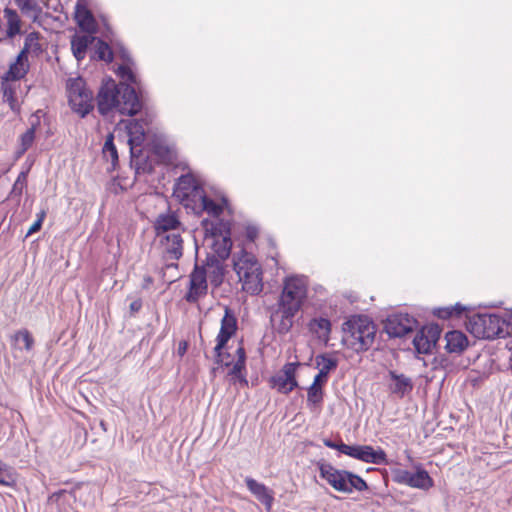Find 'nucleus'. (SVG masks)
Returning <instances> with one entry per match:
<instances>
[{"instance_id": "nucleus-25", "label": "nucleus", "mask_w": 512, "mask_h": 512, "mask_svg": "<svg viewBox=\"0 0 512 512\" xmlns=\"http://www.w3.org/2000/svg\"><path fill=\"white\" fill-rule=\"evenodd\" d=\"M316 368L329 375L337 369L339 361L334 353H322L315 357Z\"/></svg>"}, {"instance_id": "nucleus-63", "label": "nucleus", "mask_w": 512, "mask_h": 512, "mask_svg": "<svg viewBox=\"0 0 512 512\" xmlns=\"http://www.w3.org/2000/svg\"><path fill=\"white\" fill-rule=\"evenodd\" d=\"M208 220H203V225L207 226L208 225Z\"/></svg>"}, {"instance_id": "nucleus-31", "label": "nucleus", "mask_w": 512, "mask_h": 512, "mask_svg": "<svg viewBox=\"0 0 512 512\" xmlns=\"http://www.w3.org/2000/svg\"><path fill=\"white\" fill-rule=\"evenodd\" d=\"M363 462L375 465H386L388 460L387 455L382 448L374 449L372 446L367 445Z\"/></svg>"}, {"instance_id": "nucleus-24", "label": "nucleus", "mask_w": 512, "mask_h": 512, "mask_svg": "<svg viewBox=\"0 0 512 512\" xmlns=\"http://www.w3.org/2000/svg\"><path fill=\"white\" fill-rule=\"evenodd\" d=\"M3 12L7 21L6 38L12 39L21 32V19L18 13L9 7H6Z\"/></svg>"}, {"instance_id": "nucleus-34", "label": "nucleus", "mask_w": 512, "mask_h": 512, "mask_svg": "<svg viewBox=\"0 0 512 512\" xmlns=\"http://www.w3.org/2000/svg\"><path fill=\"white\" fill-rule=\"evenodd\" d=\"M464 310L465 307L457 303L454 306L436 308L433 314L440 319H449L453 316L459 317Z\"/></svg>"}, {"instance_id": "nucleus-33", "label": "nucleus", "mask_w": 512, "mask_h": 512, "mask_svg": "<svg viewBox=\"0 0 512 512\" xmlns=\"http://www.w3.org/2000/svg\"><path fill=\"white\" fill-rule=\"evenodd\" d=\"M324 397L322 386L311 384L307 389V404L310 407L320 406Z\"/></svg>"}, {"instance_id": "nucleus-46", "label": "nucleus", "mask_w": 512, "mask_h": 512, "mask_svg": "<svg viewBox=\"0 0 512 512\" xmlns=\"http://www.w3.org/2000/svg\"><path fill=\"white\" fill-rule=\"evenodd\" d=\"M299 366V362L286 363L281 369V375L291 382H298L296 379V371Z\"/></svg>"}, {"instance_id": "nucleus-61", "label": "nucleus", "mask_w": 512, "mask_h": 512, "mask_svg": "<svg viewBox=\"0 0 512 512\" xmlns=\"http://www.w3.org/2000/svg\"><path fill=\"white\" fill-rule=\"evenodd\" d=\"M247 235L249 239L253 240L256 237V230L248 229Z\"/></svg>"}, {"instance_id": "nucleus-17", "label": "nucleus", "mask_w": 512, "mask_h": 512, "mask_svg": "<svg viewBox=\"0 0 512 512\" xmlns=\"http://www.w3.org/2000/svg\"><path fill=\"white\" fill-rule=\"evenodd\" d=\"M75 20L81 31L89 34L97 32V23L92 12L81 3L75 6Z\"/></svg>"}, {"instance_id": "nucleus-37", "label": "nucleus", "mask_w": 512, "mask_h": 512, "mask_svg": "<svg viewBox=\"0 0 512 512\" xmlns=\"http://www.w3.org/2000/svg\"><path fill=\"white\" fill-rule=\"evenodd\" d=\"M35 140L34 129H28L20 136V147L16 151V158H20L33 145Z\"/></svg>"}, {"instance_id": "nucleus-8", "label": "nucleus", "mask_w": 512, "mask_h": 512, "mask_svg": "<svg viewBox=\"0 0 512 512\" xmlns=\"http://www.w3.org/2000/svg\"><path fill=\"white\" fill-rule=\"evenodd\" d=\"M234 270L242 282V289L251 294L258 295L263 290L262 271L256 261L251 259L234 262Z\"/></svg>"}, {"instance_id": "nucleus-58", "label": "nucleus", "mask_w": 512, "mask_h": 512, "mask_svg": "<svg viewBox=\"0 0 512 512\" xmlns=\"http://www.w3.org/2000/svg\"><path fill=\"white\" fill-rule=\"evenodd\" d=\"M154 282V279L150 276V275H146L144 276L143 278V283H142V289H149V287L153 284Z\"/></svg>"}, {"instance_id": "nucleus-57", "label": "nucleus", "mask_w": 512, "mask_h": 512, "mask_svg": "<svg viewBox=\"0 0 512 512\" xmlns=\"http://www.w3.org/2000/svg\"><path fill=\"white\" fill-rule=\"evenodd\" d=\"M41 227H42V224L39 221H35L29 228V230L27 232V236L38 232L41 229Z\"/></svg>"}, {"instance_id": "nucleus-52", "label": "nucleus", "mask_w": 512, "mask_h": 512, "mask_svg": "<svg viewBox=\"0 0 512 512\" xmlns=\"http://www.w3.org/2000/svg\"><path fill=\"white\" fill-rule=\"evenodd\" d=\"M41 112L38 110L35 114H33L29 121L31 124V127L29 129H34V133H36L37 127L40 125V117L38 116V113Z\"/></svg>"}, {"instance_id": "nucleus-60", "label": "nucleus", "mask_w": 512, "mask_h": 512, "mask_svg": "<svg viewBox=\"0 0 512 512\" xmlns=\"http://www.w3.org/2000/svg\"><path fill=\"white\" fill-rule=\"evenodd\" d=\"M37 219L36 221H39L41 224L43 223L45 217H46V211L45 210H41L40 212L37 213Z\"/></svg>"}, {"instance_id": "nucleus-21", "label": "nucleus", "mask_w": 512, "mask_h": 512, "mask_svg": "<svg viewBox=\"0 0 512 512\" xmlns=\"http://www.w3.org/2000/svg\"><path fill=\"white\" fill-rule=\"evenodd\" d=\"M95 40L96 37L89 33L87 35L74 34L71 37V50L78 62L85 59L89 45L95 42Z\"/></svg>"}, {"instance_id": "nucleus-55", "label": "nucleus", "mask_w": 512, "mask_h": 512, "mask_svg": "<svg viewBox=\"0 0 512 512\" xmlns=\"http://www.w3.org/2000/svg\"><path fill=\"white\" fill-rule=\"evenodd\" d=\"M27 176L28 171H22L19 173L15 182L19 183V185L27 186Z\"/></svg>"}, {"instance_id": "nucleus-5", "label": "nucleus", "mask_w": 512, "mask_h": 512, "mask_svg": "<svg viewBox=\"0 0 512 512\" xmlns=\"http://www.w3.org/2000/svg\"><path fill=\"white\" fill-rule=\"evenodd\" d=\"M68 103L71 110L85 118L94 109V93L82 77L69 78L66 82Z\"/></svg>"}, {"instance_id": "nucleus-45", "label": "nucleus", "mask_w": 512, "mask_h": 512, "mask_svg": "<svg viewBox=\"0 0 512 512\" xmlns=\"http://www.w3.org/2000/svg\"><path fill=\"white\" fill-rule=\"evenodd\" d=\"M419 331L434 345H436L441 335V329L438 325L424 326Z\"/></svg>"}, {"instance_id": "nucleus-28", "label": "nucleus", "mask_w": 512, "mask_h": 512, "mask_svg": "<svg viewBox=\"0 0 512 512\" xmlns=\"http://www.w3.org/2000/svg\"><path fill=\"white\" fill-rule=\"evenodd\" d=\"M206 266L212 268V275H210L211 284L215 287L219 286L224 277V269L220 261L215 255L208 256L206 259Z\"/></svg>"}, {"instance_id": "nucleus-9", "label": "nucleus", "mask_w": 512, "mask_h": 512, "mask_svg": "<svg viewBox=\"0 0 512 512\" xmlns=\"http://www.w3.org/2000/svg\"><path fill=\"white\" fill-rule=\"evenodd\" d=\"M392 480L401 485L427 491L434 486V480L429 473L421 467L416 466L415 472L404 469H394L392 471Z\"/></svg>"}, {"instance_id": "nucleus-47", "label": "nucleus", "mask_w": 512, "mask_h": 512, "mask_svg": "<svg viewBox=\"0 0 512 512\" xmlns=\"http://www.w3.org/2000/svg\"><path fill=\"white\" fill-rule=\"evenodd\" d=\"M117 73L122 79H125L130 84H133V85L139 87L137 76L133 73V71L131 70V68L129 66L120 65L118 67Z\"/></svg>"}, {"instance_id": "nucleus-29", "label": "nucleus", "mask_w": 512, "mask_h": 512, "mask_svg": "<svg viewBox=\"0 0 512 512\" xmlns=\"http://www.w3.org/2000/svg\"><path fill=\"white\" fill-rule=\"evenodd\" d=\"M308 327L312 333L318 334L320 338H328L331 332L330 320L323 317L311 319L309 321Z\"/></svg>"}, {"instance_id": "nucleus-35", "label": "nucleus", "mask_w": 512, "mask_h": 512, "mask_svg": "<svg viewBox=\"0 0 512 512\" xmlns=\"http://www.w3.org/2000/svg\"><path fill=\"white\" fill-rule=\"evenodd\" d=\"M413 345L415 347V350L421 354H429L435 347V345L432 344L429 341V339L420 331H418L417 334L415 335L413 339Z\"/></svg>"}, {"instance_id": "nucleus-54", "label": "nucleus", "mask_w": 512, "mask_h": 512, "mask_svg": "<svg viewBox=\"0 0 512 512\" xmlns=\"http://www.w3.org/2000/svg\"><path fill=\"white\" fill-rule=\"evenodd\" d=\"M237 361L246 364V351L245 348L240 345L236 350Z\"/></svg>"}, {"instance_id": "nucleus-32", "label": "nucleus", "mask_w": 512, "mask_h": 512, "mask_svg": "<svg viewBox=\"0 0 512 512\" xmlns=\"http://www.w3.org/2000/svg\"><path fill=\"white\" fill-rule=\"evenodd\" d=\"M29 71V65H19L12 63L9 70L2 77L4 81H17L25 77Z\"/></svg>"}, {"instance_id": "nucleus-18", "label": "nucleus", "mask_w": 512, "mask_h": 512, "mask_svg": "<svg viewBox=\"0 0 512 512\" xmlns=\"http://www.w3.org/2000/svg\"><path fill=\"white\" fill-rule=\"evenodd\" d=\"M226 204V199H223V204H219L209 198L205 193L197 203L198 207L193 208L191 213L198 217L202 216L203 213H207L211 217L218 218L223 213L224 205Z\"/></svg>"}, {"instance_id": "nucleus-41", "label": "nucleus", "mask_w": 512, "mask_h": 512, "mask_svg": "<svg viewBox=\"0 0 512 512\" xmlns=\"http://www.w3.org/2000/svg\"><path fill=\"white\" fill-rule=\"evenodd\" d=\"M228 341L221 339L219 337H216V346L214 347V355H215V362L218 365H223L225 367H229L231 365L230 361L224 360V352L223 349L227 345Z\"/></svg>"}, {"instance_id": "nucleus-12", "label": "nucleus", "mask_w": 512, "mask_h": 512, "mask_svg": "<svg viewBox=\"0 0 512 512\" xmlns=\"http://www.w3.org/2000/svg\"><path fill=\"white\" fill-rule=\"evenodd\" d=\"M147 122L142 119H130L126 123L128 133V144L130 146L131 157H138L142 152V144L146 138Z\"/></svg>"}, {"instance_id": "nucleus-19", "label": "nucleus", "mask_w": 512, "mask_h": 512, "mask_svg": "<svg viewBox=\"0 0 512 512\" xmlns=\"http://www.w3.org/2000/svg\"><path fill=\"white\" fill-rule=\"evenodd\" d=\"M161 243L170 259L179 260L182 257L183 239L180 231L166 234Z\"/></svg>"}, {"instance_id": "nucleus-42", "label": "nucleus", "mask_w": 512, "mask_h": 512, "mask_svg": "<svg viewBox=\"0 0 512 512\" xmlns=\"http://www.w3.org/2000/svg\"><path fill=\"white\" fill-rule=\"evenodd\" d=\"M246 364L236 361L232 368L230 369L228 375L232 376L233 379L239 381L241 384L247 385L246 379Z\"/></svg>"}, {"instance_id": "nucleus-62", "label": "nucleus", "mask_w": 512, "mask_h": 512, "mask_svg": "<svg viewBox=\"0 0 512 512\" xmlns=\"http://www.w3.org/2000/svg\"><path fill=\"white\" fill-rule=\"evenodd\" d=\"M230 357V354L229 353H224V360L225 359H228Z\"/></svg>"}, {"instance_id": "nucleus-43", "label": "nucleus", "mask_w": 512, "mask_h": 512, "mask_svg": "<svg viewBox=\"0 0 512 512\" xmlns=\"http://www.w3.org/2000/svg\"><path fill=\"white\" fill-rule=\"evenodd\" d=\"M367 445H347L343 447V454L364 461Z\"/></svg>"}, {"instance_id": "nucleus-3", "label": "nucleus", "mask_w": 512, "mask_h": 512, "mask_svg": "<svg viewBox=\"0 0 512 512\" xmlns=\"http://www.w3.org/2000/svg\"><path fill=\"white\" fill-rule=\"evenodd\" d=\"M342 342L356 353L368 351L376 337L377 327L366 315H353L343 323Z\"/></svg>"}, {"instance_id": "nucleus-10", "label": "nucleus", "mask_w": 512, "mask_h": 512, "mask_svg": "<svg viewBox=\"0 0 512 512\" xmlns=\"http://www.w3.org/2000/svg\"><path fill=\"white\" fill-rule=\"evenodd\" d=\"M417 325V320L403 313L392 314L387 317L384 329L391 338H400L412 332Z\"/></svg>"}, {"instance_id": "nucleus-44", "label": "nucleus", "mask_w": 512, "mask_h": 512, "mask_svg": "<svg viewBox=\"0 0 512 512\" xmlns=\"http://www.w3.org/2000/svg\"><path fill=\"white\" fill-rule=\"evenodd\" d=\"M14 339L16 342H22L23 348L26 351L32 350L34 346V339L31 333L27 329H21L17 331L14 335Z\"/></svg>"}, {"instance_id": "nucleus-11", "label": "nucleus", "mask_w": 512, "mask_h": 512, "mask_svg": "<svg viewBox=\"0 0 512 512\" xmlns=\"http://www.w3.org/2000/svg\"><path fill=\"white\" fill-rule=\"evenodd\" d=\"M204 266L195 265L189 276V291L184 296L188 303H196L207 294L208 285Z\"/></svg>"}, {"instance_id": "nucleus-23", "label": "nucleus", "mask_w": 512, "mask_h": 512, "mask_svg": "<svg viewBox=\"0 0 512 512\" xmlns=\"http://www.w3.org/2000/svg\"><path fill=\"white\" fill-rule=\"evenodd\" d=\"M237 331V319L233 311L225 307V313L221 319L220 331L217 337L229 341Z\"/></svg>"}, {"instance_id": "nucleus-39", "label": "nucleus", "mask_w": 512, "mask_h": 512, "mask_svg": "<svg viewBox=\"0 0 512 512\" xmlns=\"http://www.w3.org/2000/svg\"><path fill=\"white\" fill-rule=\"evenodd\" d=\"M15 2L23 14L33 16L34 19L37 18L41 11L33 0H19Z\"/></svg>"}, {"instance_id": "nucleus-38", "label": "nucleus", "mask_w": 512, "mask_h": 512, "mask_svg": "<svg viewBox=\"0 0 512 512\" xmlns=\"http://www.w3.org/2000/svg\"><path fill=\"white\" fill-rule=\"evenodd\" d=\"M14 482L15 477L13 468L3 461H0V485L10 487L14 484Z\"/></svg>"}, {"instance_id": "nucleus-20", "label": "nucleus", "mask_w": 512, "mask_h": 512, "mask_svg": "<svg viewBox=\"0 0 512 512\" xmlns=\"http://www.w3.org/2000/svg\"><path fill=\"white\" fill-rule=\"evenodd\" d=\"M389 377L394 382V384L390 386V391L399 398H403L413 390V382L411 378L406 375L398 374L396 371L390 370Z\"/></svg>"}, {"instance_id": "nucleus-1", "label": "nucleus", "mask_w": 512, "mask_h": 512, "mask_svg": "<svg viewBox=\"0 0 512 512\" xmlns=\"http://www.w3.org/2000/svg\"><path fill=\"white\" fill-rule=\"evenodd\" d=\"M307 280L305 277H287L277 302L270 308V322L273 329L285 335L292 329L295 316L301 310L307 298Z\"/></svg>"}, {"instance_id": "nucleus-56", "label": "nucleus", "mask_w": 512, "mask_h": 512, "mask_svg": "<svg viewBox=\"0 0 512 512\" xmlns=\"http://www.w3.org/2000/svg\"><path fill=\"white\" fill-rule=\"evenodd\" d=\"M188 343L186 341H180L177 349V353L180 357L184 356L187 352Z\"/></svg>"}, {"instance_id": "nucleus-2", "label": "nucleus", "mask_w": 512, "mask_h": 512, "mask_svg": "<svg viewBox=\"0 0 512 512\" xmlns=\"http://www.w3.org/2000/svg\"><path fill=\"white\" fill-rule=\"evenodd\" d=\"M96 101L98 112L102 116H106L113 111L134 116L141 111L143 106L135 87L125 83L117 84L110 77L102 80Z\"/></svg>"}, {"instance_id": "nucleus-16", "label": "nucleus", "mask_w": 512, "mask_h": 512, "mask_svg": "<svg viewBox=\"0 0 512 512\" xmlns=\"http://www.w3.org/2000/svg\"><path fill=\"white\" fill-rule=\"evenodd\" d=\"M248 490L260 501L267 510L272 508L274 502L273 492L264 484L259 483L251 477L245 479Z\"/></svg>"}, {"instance_id": "nucleus-7", "label": "nucleus", "mask_w": 512, "mask_h": 512, "mask_svg": "<svg viewBox=\"0 0 512 512\" xmlns=\"http://www.w3.org/2000/svg\"><path fill=\"white\" fill-rule=\"evenodd\" d=\"M506 324V320L497 314L477 313L469 319L470 332L481 339L500 337Z\"/></svg>"}, {"instance_id": "nucleus-36", "label": "nucleus", "mask_w": 512, "mask_h": 512, "mask_svg": "<svg viewBox=\"0 0 512 512\" xmlns=\"http://www.w3.org/2000/svg\"><path fill=\"white\" fill-rule=\"evenodd\" d=\"M103 156L108 160H111L113 166L118 162V152L114 144L113 134H109L105 140L103 149Z\"/></svg>"}, {"instance_id": "nucleus-4", "label": "nucleus", "mask_w": 512, "mask_h": 512, "mask_svg": "<svg viewBox=\"0 0 512 512\" xmlns=\"http://www.w3.org/2000/svg\"><path fill=\"white\" fill-rule=\"evenodd\" d=\"M320 477L337 492L351 494L368 490L367 482L359 475L344 469H337L326 461L317 462Z\"/></svg>"}, {"instance_id": "nucleus-30", "label": "nucleus", "mask_w": 512, "mask_h": 512, "mask_svg": "<svg viewBox=\"0 0 512 512\" xmlns=\"http://www.w3.org/2000/svg\"><path fill=\"white\" fill-rule=\"evenodd\" d=\"M269 383L272 388L285 395L289 394L298 387V382H291L281 374L272 376L269 380Z\"/></svg>"}, {"instance_id": "nucleus-51", "label": "nucleus", "mask_w": 512, "mask_h": 512, "mask_svg": "<svg viewBox=\"0 0 512 512\" xmlns=\"http://www.w3.org/2000/svg\"><path fill=\"white\" fill-rule=\"evenodd\" d=\"M28 53L25 49L22 48L20 53L18 54L16 61L14 63L19 65H29L28 64Z\"/></svg>"}, {"instance_id": "nucleus-49", "label": "nucleus", "mask_w": 512, "mask_h": 512, "mask_svg": "<svg viewBox=\"0 0 512 512\" xmlns=\"http://www.w3.org/2000/svg\"><path fill=\"white\" fill-rule=\"evenodd\" d=\"M323 443L326 447L338 450L340 453L343 454V450H344L343 447H345V443H343V442L336 443V442L332 441L331 439H324Z\"/></svg>"}, {"instance_id": "nucleus-48", "label": "nucleus", "mask_w": 512, "mask_h": 512, "mask_svg": "<svg viewBox=\"0 0 512 512\" xmlns=\"http://www.w3.org/2000/svg\"><path fill=\"white\" fill-rule=\"evenodd\" d=\"M26 188V186H23V185H19V183L17 182H14L13 186H12V189L9 193V198L11 199H16L17 202L20 201V197L24 191V189Z\"/></svg>"}, {"instance_id": "nucleus-59", "label": "nucleus", "mask_w": 512, "mask_h": 512, "mask_svg": "<svg viewBox=\"0 0 512 512\" xmlns=\"http://www.w3.org/2000/svg\"><path fill=\"white\" fill-rule=\"evenodd\" d=\"M434 360L437 363V364H435L434 369H437L438 367L445 368L448 364V360L444 357H440V358L435 357Z\"/></svg>"}, {"instance_id": "nucleus-14", "label": "nucleus", "mask_w": 512, "mask_h": 512, "mask_svg": "<svg viewBox=\"0 0 512 512\" xmlns=\"http://www.w3.org/2000/svg\"><path fill=\"white\" fill-rule=\"evenodd\" d=\"M153 227L157 236L185 230L178 215L173 211L160 213L156 217Z\"/></svg>"}, {"instance_id": "nucleus-50", "label": "nucleus", "mask_w": 512, "mask_h": 512, "mask_svg": "<svg viewBox=\"0 0 512 512\" xmlns=\"http://www.w3.org/2000/svg\"><path fill=\"white\" fill-rule=\"evenodd\" d=\"M328 381V374L319 370L318 374L314 377L313 384L317 386L325 385Z\"/></svg>"}, {"instance_id": "nucleus-27", "label": "nucleus", "mask_w": 512, "mask_h": 512, "mask_svg": "<svg viewBox=\"0 0 512 512\" xmlns=\"http://www.w3.org/2000/svg\"><path fill=\"white\" fill-rule=\"evenodd\" d=\"M94 54L91 56L94 60L105 61L111 63L114 59V54L111 47L102 39L96 38Z\"/></svg>"}, {"instance_id": "nucleus-26", "label": "nucleus", "mask_w": 512, "mask_h": 512, "mask_svg": "<svg viewBox=\"0 0 512 512\" xmlns=\"http://www.w3.org/2000/svg\"><path fill=\"white\" fill-rule=\"evenodd\" d=\"M41 34L37 31L30 32L26 35L24 40L23 49L27 51L28 54L32 56L38 57L43 52V47L40 43Z\"/></svg>"}, {"instance_id": "nucleus-22", "label": "nucleus", "mask_w": 512, "mask_h": 512, "mask_svg": "<svg viewBox=\"0 0 512 512\" xmlns=\"http://www.w3.org/2000/svg\"><path fill=\"white\" fill-rule=\"evenodd\" d=\"M446 350L450 353H461L468 346L466 335L457 330L449 331L445 335Z\"/></svg>"}, {"instance_id": "nucleus-40", "label": "nucleus", "mask_w": 512, "mask_h": 512, "mask_svg": "<svg viewBox=\"0 0 512 512\" xmlns=\"http://www.w3.org/2000/svg\"><path fill=\"white\" fill-rule=\"evenodd\" d=\"M8 81L1 80V90L3 98L9 103L10 108L16 111L18 108L17 99L15 97L14 88L7 83Z\"/></svg>"}, {"instance_id": "nucleus-15", "label": "nucleus", "mask_w": 512, "mask_h": 512, "mask_svg": "<svg viewBox=\"0 0 512 512\" xmlns=\"http://www.w3.org/2000/svg\"><path fill=\"white\" fill-rule=\"evenodd\" d=\"M89 487H78L76 489H73L71 491L68 490H59L48 498L49 504H56L59 508H66L71 507L74 502L79 498L81 499L82 496L88 492Z\"/></svg>"}, {"instance_id": "nucleus-53", "label": "nucleus", "mask_w": 512, "mask_h": 512, "mask_svg": "<svg viewBox=\"0 0 512 512\" xmlns=\"http://www.w3.org/2000/svg\"><path fill=\"white\" fill-rule=\"evenodd\" d=\"M129 308H130V312L132 315L139 312L142 308V300L141 299L134 300L133 302L130 303Z\"/></svg>"}, {"instance_id": "nucleus-6", "label": "nucleus", "mask_w": 512, "mask_h": 512, "mask_svg": "<svg viewBox=\"0 0 512 512\" xmlns=\"http://www.w3.org/2000/svg\"><path fill=\"white\" fill-rule=\"evenodd\" d=\"M205 194L202 183L191 172L181 175L174 186L173 195L180 204L191 212Z\"/></svg>"}, {"instance_id": "nucleus-13", "label": "nucleus", "mask_w": 512, "mask_h": 512, "mask_svg": "<svg viewBox=\"0 0 512 512\" xmlns=\"http://www.w3.org/2000/svg\"><path fill=\"white\" fill-rule=\"evenodd\" d=\"M220 224L223 228L211 224V233L214 237H220V239L213 242V250L216 256L224 261L230 256L232 241L230 237V227L222 223Z\"/></svg>"}]
</instances>
